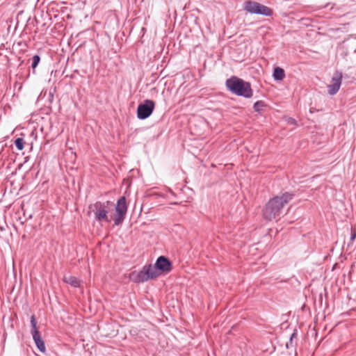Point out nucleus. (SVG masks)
<instances>
[{
  "label": "nucleus",
  "instance_id": "nucleus-10",
  "mask_svg": "<svg viewBox=\"0 0 356 356\" xmlns=\"http://www.w3.org/2000/svg\"><path fill=\"white\" fill-rule=\"evenodd\" d=\"M154 266L157 270L163 273H168L172 269L170 261L164 256L159 257Z\"/></svg>",
  "mask_w": 356,
  "mask_h": 356
},
{
  "label": "nucleus",
  "instance_id": "nucleus-13",
  "mask_svg": "<svg viewBox=\"0 0 356 356\" xmlns=\"http://www.w3.org/2000/svg\"><path fill=\"white\" fill-rule=\"evenodd\" d=\"M266 106L264 101H257L254 104L253 108L254 111L261 113L263 111V108Z\"/></svg>",
  "mask_w": 356,
  "mask_h": 356
},
{
  "label": "nucleus",
  "instance_id": "nucleus-15",
  "mask_svg": "<svg viewBox=\"0 0 356 356\" xmlns=\"http://www.w3.org/2000/svg\"><path fill=\"white\" fill-rule=\"evenodd\" d=\"M40 60V57L38 55L33 56L32 58V64H31L32 68L35 69L38 66Z\"/></svg>",
  "mask_w": 356,
  "mask_h": 356
},
{
  "label": "nucleus",
  "instance_id": "nucleus-18",
  "mask_svg": "<svg viewBox=\"0 0 356 356\" xmlns=\"http://www.w3.org/2000/svg\"><path fill=\"white\" fill-rule=\"evenodd\" d=\"M297 337V334L296 332H293L291 335V337H290V339L289 340H293L294 338H296Z\"/></svg>",
  "mask_w": 356,
  "mask_h": 356
},
{
  "label": "nucleus",
  "instance_id": "nucleus-8",
  "mask_svg": "<svg viewBox=\"0 0 356 356\" xmlns=\"http://www.w3.org/2000/svg\"><path fill=\"white\" fill-rule=\"evenodd\" d=\"M31 334L33 339L37 348L40 351L44 353L45 351V346L43 340L41 338L40 332L37 329V322L34 315L31 317Z\"/></svg>",
  "mask_w": 356,
  "mask_h": 356
},
{
  "label": "nucleus",
  "instance_id": "nucleus-4",
  "mask_svg": "<svg viewBox=\"0 0 356 356\" xmlns=\"http://www.w3.org/2000/svg\"><path fill=\"white\" fill-rule=\"evenodd\" d=\"M244 9L251 14H259L267 17L271 16L273 13L270 8L253 1H245Z\"/></svg>",
  "mask_w": 356,
  "mask_h": 356
},
{
  "label": "nucleus",
  "instance_id": "nucleus-16",
  "mask_svg": "<svg viewBox=\"0 0 356 356\" xmlns=\"http://www.w3.org/2000/svg\"><path fill=\"white\" fill-rule=\"evenodd\" d=\"M286 346L287 348H289L290 347H293V341L292 340H289V341L286 343Z\"/></svg>",
  "mask_w": 356,
  "mask_h": 356
},
{
  "label": "nucleus",
  "instance_id": "nucleus-11",
  "mask_svg": "<svg viewBox=\"0 0 356 356\" xmlns=\"http://www.w3.org/2000/svg\"><path fill=\"white\" fill-rule=\"evenodd\" d=\"M273 76L276 81H282L285 76L284 70L280 67H275L273 71Z\"/></svg>",
  "mask_w": 356,
  "mask_h": 356
},
{
  "label": "nucleus",
  "instance_id": "nucleus-9",
  "mask_svg": "<svg viewBox=\"0 0 356 356\" xmlns=\"http://www.w3.org/2000/svg\"><path fill=\"white\" fill-rule=\"evenodd\" d=\"M342 80V73L337 72L332 79L331 83L328 85V93L335 95L339 90Z\"/></svg>",
  "mask_w": 356,
  "mask_h": 356
},
{
  "label": "nucleus",
  "instance_id": "nucleus-2",
  "mask_svg": "<svg viewBox=\"0 0 356 356\" xmlns=\"http://www.w3.org/2000/svg\"><path fill=\"white\" fill-rule=\"evenodd\" d=\"M226 86L233 94L245 98H250L253 95V91L249 82L232 76L226 81Z\"/></svg>",
  "mask_w": 356,
  "mask_h": 356
},
{
  "label": "nucleus",
  "instance_id": "nucleus-7",
  "mask_svg": "<svg viewBox=\"0 0 356 356\" xmlns=\"http://www.w3.org/2000/svg\"><path fill=\"white\" fill-rule=\"evenodd\" d=\"M155 108V103L153 100L145 99L140 104L137 108V117L140 120H145L149 118Z\"/></svg>",
  "mask_w": 356,
  "mask_h": 356
},
{
  "label": "nucleus",
  "instance_id": "nucleus-14",
  "mask_svg": "<svg viewBox=\"0 0 356 356\" xmlns=\"http://www.w3.org/2000/svg\"><path fill=\"white\" fill-rule=\"evenodd\" d=\"M24 139L22 138H17L15 140V145L16 147L17 148V149H19V150H22L24 149Z\"/></svg>",
  "mask_w": 356,
  "mask_h": 356
},
{
  "label": "nucleus",
  "instance_id": "nucleus-17",
  "mask_svg": "<svg viewBox=\"0 0 356 356\" xmlns=\"http://www.w3.org/2000/svg\"><path fill=\"white\" fill-rule=\"evenodd\" d=\"M288 122H289V124H296V120H294V119H293V118H291L289 119Z\"/></svg>",
  "mask_w": 356,
  "mask_h": 356
},
{
  "label": "nucleus",
  "instance_id": "nucleus-6",
  "mask_svg": "<svg viewBox=\"0 0 356 356\" xmlns=\"http://www.w3.org/2000/svg\"><path fill=\"white\" fill-rule=\"evenodd\" d=\"M127 212V204L126 197L124 196L121 197L116 203L115 213H114V225H121L126 216Z\"/></svg>",
  "mask_w": 356,
  "mask_h": 356
},
{
  "label": "nucleus",
  "instance_id": "nucleus-12",
  "mask_svg": "<svg viewBox=\"0 0 356 356\" xmlns=\"http://www.w3.org/2000/svg\"><path fill=\"white\" fill-rule=\"evenodd\" d=\"M63 280L74 287H79L80 285V281L74 276H65Z\"/></svg>",
  "mask_w": 356,
  "mask_h": 356
},
{
  "label": "nucleus",
  "instance_id": "nucleus-1",
  "mask_svg": "<svg viewBox=\"0 0 356 356\" xmlns=\"http://www.w3.org/2000/svg\"><path fill=\"white\" fill-rule=\"evenodd\" d=\"M293 196V193L285 192L281 195L271 198L264 209V218L267 220H272L279 216L282 213L284 205L289 202Z\"/></svg>",
  "mask_w": 356,
  "mask_h": 356
},
{
  "label": "nucleus",
  "instance_id": "nucleus-3",
  "mask_svg": "<svg viewBox=\"0 0 356 356\" xmlns=\"http://www.w3.org/2000/svg\"><path fill=\"white\" fill-rule=\"evenodd\" d=\"M159 276L157 269L155 266L146 265L138 273H132L131 279L135 282H145L149 280L156 278Z\"/></svg>",
  "mask_w": 356,
  "mask_h": 356
},
{
  "label": "nucleus",
  "instance_id": "nucleus-5",
  "mask_svg": "<svg viewBox=\"0 0 356 356\" xmlns=\"http://www.w3.org/2000/svg\"><path fill=\"white\" fill-rule=\"evenodd\" d=\"M110 205L111 202L109 201L97 202L91 207L97 220L99 222H110L107 216Z\"/></svg>",
  "mask_w": 356,
  "mask_h": 356
}]
</instances>
